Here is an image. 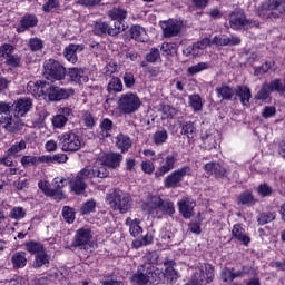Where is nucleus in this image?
Masks as SVG:
<instances>
[{"instance_id": "44", "label": "nucleus", "mask_w": 285, "mask_h": 285, "mask_svg": "<svg viewBox=\"0 0 285 285\" xmlns=\"http://www.w3.org/2000/svg\"><path fill=\"white\" fill-rule=\"evenodd\" d=\"M151 141L155 146H164L168 141V131L166 129L157 130L153 134Z\"/></svg>"}, {"instance_id": "46", "label": "nucleus", "mask_w": 285, "mask_h": 285, "mask_svg": "<svg viewBox=\"0 0 285 285\" xmlns=\"http://www.w3.org/2000/svg\"><path fill=\"white\" fill-rule=\"evenodd\" d=\"M158 212L163 213V215H175V204L170 202V199H161L158 207Z\"/></svg>"}, {"instance_id": "3", "label": "nucleus", "mask_w": 285, "mask_h": 285, "mask_svg": "<svg viewBox=\"0 0 285 285\" xmlns=\"http://www.w3.org/2000/svg\"><path fill=\"white\" fill-rule=\"evenodd\" d=\"M92 229L82 227L76 230L73 239L71 242V248L76 250H85L86 253H92Z\"/></svg>"}, {"instance_id": "25", "label": "nucleus", "mask_w": 285, "mask_h": 285, "mask_svg": "<svg viewBox=\"0 0 285 285\" xmlns=\"http://www.w3.org/2000/svg\"><path fill=\"white\" fill-rule=\"evenodd\" d=\"M195 206H197V203L190 198H183L178 202L179 213L183 215L184 219H190V217H193Z\"/></svg>"}, {"instance_id": "64", "label": "nucleus", "mask_w": 285, "mask_h": 285, "mask_svg": "<svg viewBox=\"0 0 285 285\" xmlns=\"http://www.w3.org/2000/svg\"><path fill=\"white\" fill-rule=\"evenodd\" d=\"M275 219V213H262L258 218L257 222L261 226H264L266 224H271V222H274Z\"/></svg>"}, {"instance_id": "7", "label": "nucleus", "mask_w": 285, "mask_h": 285, "mask_svg": "<svg viewBox=\"0 0 285 285\" xmlns=\"http://www.w3.org/2000/svg\"><path fill=\"white\" fill-rule=\"evenodd\" d=\"M17 48L12 43H2L0 46V57L4 61V66L10 69L21 68V56L14 53Z\"/></svg>"}, {"instance_id": "31", "label": "nucleus", "mask_w": 285, "mask_h": 285, "mask_svg": "<svg viewBox=\"0 0 285 285\" xmlns=\"http://www.w3.org/2000/svg\"><path fill=\"white\" fill-rule=\"evenodd\" d=\"M83 75H86L83 68L78 67H71L66 72V77L68 76V81H70V83H81Z\"/></svg>"}, {"instance_id": "32", "label": "nucleus", "mask_w": 285, "mask_h": 285, "mask_svg": "<svg viewBox=\"0 0 285 285\" xmlns=\"http://www.w3.org/2000/svg\"><path fill=\"white\" fill-rule=\"evenodd\" d=\"M147 265V277L149 284H160L161 279H164V273L157 269L155 266L150 264Z\"/></svg>"}, {"instance_id": "27", "label": "nucleus", "mask_w": 285, "mask_h": 285, "mask_svg": "<svg viewBox=\"0 0 285 285\" xmlns=\"http://www.w3.org/2000/svg\"><path fill=\"white\" fill-rule=\"evenodd\" d=\"M236 97H238L242 106H250V99H253V92L248 86L238 85L235 90Z\"/></svg>"}, {"instance_id": "61", "label": "nucleus", "mask_w": 285, "mask_h": 285, "mask_svg": "<svg viewBox=\"0 0 285 285\" xmlns=\"http://www.w3.org/2000/svg\"><path fill=\"white\" fill-rule=\"evenodd\" d=\"M82 121L86 128H95V124H97V120L95 119V116L90 111H82Z\"/></svg>"}, {"instance_id": "11", "label": "nucleus", "mask_w": 285, "mask_h": 285, "mask_svg": "<svg viewBox=\"0 0 285 285\" xmlns=\"http://www.w3.org/2000/svg\"><path fill=\"white\" fill-rule=\"evenodd\" d=\"M108 18L115 21L114 28H121V32H126L128 26L126 24V19H128V10L121 7H114L108 11Z\"/></svg>"}, {"instance_id": "47", "label": "nucleus", "mask_w": 285, "mask_h": 285, "mask_svg": "<svg viewBox=\"0 0 285 285\" xmlns=\"http://www.w3.org/2000/svg\"><path fill=\"white\" fill-rule=\"evenodd\" d=\"M112 128H115V124L110 118H104L100 121V131L102 137H111Z\"/></svg>"}, {"instance_id": "17", "label": "nucleus", "mask_w": 285, "mask_h": 285, "mask_svg": "<svg viewBox=\"0 0 285 285\" xmlns=\"http://www.w3.org/2000/svg\"><path fill=\"white\" fill-rule=\"evenodd\" d=\"M204 170L207 175H214L216 179H227L230 174L222 164L215 161L205 164Z\"/></svg>"}, {"instance_id": "8", "label": "nucleus", "mask_w": 285, "mask_h": 285, "mask_svg": "<svg viewBox=\"0 0 285 285\" xmlns=\"http://www.w3.org/2000/svg\"><path fill=\"white\" fill-rule=\"evenodd\" d=\"M62 186L63 180H40L38 183V188L42 190L46 197H55V199H58V202H61V199H63V191H61Z\"/></svg>"}, {"instance_id": "23", "label": "nucleus", "mask_w": 285, "mask_h": 285, "mask_svg": "<svg viewBox=\"0 0 285 285\" xmlns=\"http://www.w3.org/2000/svg\"><path fill=\"white\" fill-rule=\"evenodd\" d=\"M130 208H132V197H130V194L128 193H120L118 203H116V207H114V210H119L121 215H126V213H128Z\"/></svg>"}, {"instance_id": "37", "label": "nucleus", "mask_w": 285, "mask_h": 285, "mask_svg": "<svg viewBox=\"0 0 285 285\" xmlns=\"http://www.w3.org/2000/svg\"><path fill=\"white\" fill-rule=\"evenodd\" d=\"M216 95L218 99H222L223 101H233L235 92L230 86L223 85L222 87L216 88Z\"/></svg>"}, {"instance_id": "4", "label": "nucleus", "mask_w": 285, "mask_h": 285, "mask_svg": "<svg viewBox=\"0 0 285 285\" xmlns=\"http://www.w3.org/2000/svg\"><path fill=\"white\" fill-rule=\"evenodd\" d=\"M58 139V146L62 153H77V150H81V136L72 130L61 134Z\"/></svg>"}, {"instance_id": "1", "label": "nucleus", "mask_w": 285, "mask_h": 285, "mask_svg": "<svg viewBox=\"0 0 285 285\" xmlns=\"http://www.w3.org/2000/svg\"><path fill=\"white\" fill-rule=\"evenodd\" d=\"M120 115H135L141 108V98L136 92L121 94L117 101Z\"/></svg>"}, {"instance_id": "34", "label": "nucleus", "mask_w": 285, "mask_h": 285, "mask_svg": "<svg viewBox=\"0 0 285 285\" xmlns=\"http://www.w3.org/2000/svg\"><path fill=\"white\" fill-rule=\"evenodd\" d=\"M164 266L165 273H163V275L169 279V282H175V279L179 278V273L175 271V261H165Z\"/></svg>"}, {"instance_id": "15", "label": "nucleus", "mask_w": 285, "mask_h": 285, "mask_svg": "<svg viewBox=\"0 0 285 285\" xmlns=\"http://www.w3.org/2000/svg\"><path fill=\"white\" fill-rule=\"evenodd\" d=\"M37 26H39V18L35 13H26L16 27V32L23 35V32H28L31 28H37Z\"/></svg>"}, {"instance_id": "30", "label": "nucleus", "mask_w": 285, "mask_h": 285, "mask_svg": "<svg viewBox=\"0 0 285 285\" xmlns=\"http://www.w3.org/2000/svg\"><path fill=\"white\" fill-rule=\"evenodd\" d=\"M129 37L138 43H146V29L139 24H132L129 29Z\"/></svg>"}, {"instance_id": "13", "label": "nucleus", "mask_w": 285, "mask_h": 285, "mask_svg": "<svg viewBox=\"0 0 285 285\" xmlns=\"http://www.w3.org/2000/svg\"><path fill=\"white\" fill-rule=\"evenodd\" d=\"M106 179L108 170L106 167H85L76 176V179Z\"/></svg>"}, {"instance_id": "52", "label": "nucleus", "mask_w": 285, "mask_h": 285, "mask_svg": "<svg viewBox=\"0 0 285 285\" xmlns=\"http://www.w3.org/2000/svg\"><path fill=\"white\" fill-rule=\"evenodd\" d=\"M68 161V155L66 154H55L52 156H45V164H66Z\"/></svg>"}, {"instance_id": "53", "label": "nucleus", "mask_w": 285, "mask_h": 285, "mask_svg": "<svg viewBox=\"0 0 285 285\" xmlns=\"http://www.w3.org/2000/svg\"><path fill=\"white\" fill-rule=\"evenodd\" d=\"M271 89L268 88V82L262 85L261 89L255 95L256 101H266L271 98Z\"/></svg>"}, {"instance_id": "20", "label": "nucleus", "mask_w": 285, "mask_h": 285, "mask_svg": "<svg viewBox=\"0 0 285 285\" xmlns=\"http://www.w3.org/2000/svg\"><path fill=\"white\" fill-rule=\"evenodd\" d=\"M47 85L48 81L46 80L29 81L27 83V91L36 99H41V97L45 99Z\"/></svg>"}, {"instance_id": "56", "label": "nucleus", "mask_w": 285, "mask_h": 285, "mask_svg": "<svg viewBox=\"0 0 285 285\" xmlns=\"http://www.w3.org/2000/svg\"><path fill=\"white\" fill-rule=\"evenodd\" d=\"M267 87L271 92H278L279 95H284V83H282V79L276 78L269 82H267Z\"/></svg>"}, {"instance_id": "9", "label": "nucleus", "mask_w": 285, "mask_h": 285, "mask_svg": "<svg viewBox=\"0 0 285 285\" xmlns=\"http://www.w3.org/2000/svg\"><path fill=\"white\" fill-rule=\"evenodd\" d=\"M160 28L163 30V37L165 39H173V37H179L181 35V28H184V22L177 19H168L160 21Z\"/></svg>"}, {"instance_id": "19", "label": "nucleus", "mask_w": 285, "mask_h": 285, "mask_svg": "<svg viewBox=\"0 0 285 285\" xmlns=\"http://www.w3.org/2000/svg\"><path fill=\"white\" fill-rule=\"evenodd\" d=\"M3 128L8 132H19V130L23 129V122H21V118L12 117V116H0Z\"/></svg>"}, {"instance_id": "51", "label": "nucleus", "mask_w": 285, "mask_h": 285, "mask_svg": "<svg viewBox=\"0 0 285 285\" xmlns=\"http://www.w3.org/2000/svg\"><path fill=\"white\" fill-rule=\"evenodd\" d=\"M209 68H212L210 62H198L197 65L188 67L187 73L195 76L199 75V72H204V70H209Z\"/></svg>"}, {"instance_id": "58", "label": "nucleus", "mask_w": 285, "mask_h": 285, "mask_svg": "<svg viewBox=\"0 0 285 285\" xmlns=\"http://www.w3.org/2000/svg\"><path fill=\"white\" fill-rule=\"evenodd\" d=\"M95 208H97V202L95 199H89L80 208L81 215H90V213H95Z\"/></svg>"}, {"instance_id": "24", "label": "nucleus", "mask_w": 285, "mask_h": 285, "mask_svg": "<svg viewBox=\"0 0 285 285\" xmlns=\"http://www.w3.org/2000/svg\"><path fill=\"white\" fill-rule=\"evenodd\" d=\"M232 237L237 242H240L243 246H248L250 244V236L246 234V229L242 224H235L232 228Z\"/></svg>"}, {"instance_id": "12", "label": "nucleus", "mask_w": 285, "mask_h": 285, "mask_svg": "<svg viewBox=\"0 0 285 285\" xmlns=\"http://www.w3.org/2000/svg\"><path fill=\"white\" fill-rule=\"evenodd\" d=\"M229 26L232 30L236 32L246 28V26H253V20L246 18V13L243 10L236 9L229 13Z\"/></svg>"}, {"instance_id": "60", "label": "nucleus", "mask_w": 285, "mask_h": 285, "mask_svg": "<svg viewBox=\"0 0 285 285\" xmlns=\"http://www.w3.org/2000/svg\"><path fill=\"white\" fill-rule=\"evenodd\" d=\"M62 217L67 224H75V208L70 206L62 207Z\"/></svg>"}, {"instance_id": "55", "label": "nucleus", "mask_w": 285, "mask_h": 285, "mask_svg": "<svg viewBox=\"0 0 285 285\" xmlns=\"http://www.w3.org/2000/svg\"><path fill=\"white\" fill-rule=\"evenodd\" d=\"M237 272H235V268H228L224 267L220 272V279L223 282H233L234 279H237Z\"/></svg>"}, {"instance_id": "18", "label": "nucleus", "mask_w": 285, "mask_h": 285, "mask_svg": "<svg viewBox=\"0 0 285 285\" xmlns=\"http://www.w3.org/2000/svg\"><path fill=\"white\" fill-rule=\"evenodd\" d=\"M100 161L102 166L115 169L121 166V161H124V156L119 153H105L102 156H100Z\"/></svg>"}, {"instance_id": "40", "label": "nucleus", "mask_w": 285, "mask_h": 285, "mask_svg": "<svg viewBox=\"0 0 285 285\" xmlns=\"http://www.w3.org/2000/svg\"><path fill=\"white\" fill-rule=\"evenodd\" d=\"M124 90V82L119 77H114L109 80L107 85V91L109 95H117V92H121Z\"/></svg>"}, {"instance_id": "62", "label": "nucleus", "mask_w": 285, "mask_h": 285, "mask_svg": "<svg viewBox=\"0 0 285 285\" xmlns=\"http://www.w3.org/2000/svg\"><path fill=\"white\" fill-rule=\"evenodd\" d=\"M153 243V235L147 234L141 237V239H136L132 242V247L134 248H141V246H148L149 244Z\"/></svg>"}, {"instance_id": "35", "label": "nucleus", "mask_w": 285, "mask_h": 285, "mask_svg": "<svg viewBox=\"0 0 285 285\" xmlns=\"http://www.w3.org/2000/svg\"><path fill=\"white\" fill-rule=\"evenodd\" d=\"M20 164L23 168H30L32 166H39V164H46L45 156H22Z\"/></svg>"}, {"instance_id": "42", "label": "nucleus", "mask_w": 285, "mask_h": 285, "mask_svg": "<svg viewBox=\"0 0 285 285\" xmlns=\"http://www.w3.org/2000/svg\"><path fill=\"white\" fill-rule=\"evenodd\" d=\"M27 253L30 255H39L40 253H43L46 250V247H43V244L37 242V240H29L24 244Z\"/></svg>"}, {"instance_id": "49", "label": "nucleus", "mask_w": 285, "mask_h": 285, "mask_svg": "<svg viewBox=\"0 0 285 285\" xmlns=\"http://www.w3.org/2000/svg\"><path fill=\"white\" fill-rule=\"evenodd\" d=\"M183 55L184 57L195 59V57H199V55H202V50L199 49L197 42H194L193 45H189L185 49H183Z\"/></svg>"}, {"instance_id": "10", "label": "nucleus", "mask_w": 285, "mask_h": 285, "mask_svg": "<svg viewBox=\"0 0 285 285\" xmlns=\"http://www.w3.org/2000/svg\"><path fill=\"white\" fill-rule=\"evenodd\" d=\"M121 28L110 27V24L101 19H98L92 24V33L96 37H117V35H121Z\"/></svg>"}, {"instance_id": "16", "label": "nucleus", "mask_w": 285, "mask_h": 285, "mask_svg": "<svg viewBox=\"0 0 285 285\" xmlns=\"http://www.w3.org/2000/svg\"><path fill=\"white\" fill-rule=\"evenodd\" d=\"M32 110V99L29 97L19 98L13 102V117H26Z\"/></svg>"}, {"instance_id": "22", "label": "nucleus", "mask_w": 285, "mask_h": 285, "mask_svg": "<svg viewBox=\"0 0 285 285\" xmlns=\"http://www.w3.org/2000/svg\"><path fill=\"white\" fill-rule=\"evenodd\" d=\"M242 45V38L238 36L228 37L226 35L215 36L212 39V46L226 47V46H239Z\"/></svg>"}, {"instance_id": "6", "label": "nucleus", "mask_w": 285, "mask_h": 285, "mask_svg": "<svg viewBox=\"0 0 285 285\" xmlns=\"http://www.w3.org/2000/svg\"><path fill=\"white\" fill-rule=\"evenodd\" d=\"M45 90V99L47 98L48 101H66L70 97H75L73 88H61L50 82H47Z\"/></svg>"}, {"instance_id": "26", "label": "nucleus", "mask_w": 285, "mask_h": 285, "mask_svg": "<svg viewBox=\"0 0 285 285\" xmlns=\"http://www.w3.org/2000/svg\"><path fill=\"white\" fill-rule=\"evenodd\" d=\"M83 45H75L70 43L63 50V57L69 63H77L79 61V57H77V52H82Z\"/></svg>"}, {"instance_id": "38", "label": "nucleus", "mask_w": 285, "mask_h": 285, "mask_svg": "<svg viewBox=\"0 0 285 285\" xmlns=\"http://www.w3.org/2000/svg\"><path fill=\"white\" fill-rule=\"evenodd\" d=\"M141 220L139 219H132L130 217H128L126 219V225L129 226V233L132 237H139V235H141V233H144V229L140 226Z\"/></svg>"}, {"instance_id": "41", "label": "nucleus", "mask_w": 285, "mask_h": 285, "mask_svg": "<svg viewBox=\"0 0 285 285\" xmlns=\"http://www.w3.org/2000/svg\"><path fill=\"white\" fill-rule=\"evenodd\" d=\"M180 135L187 137V139H195V135H197V127H195V122L185 121L181 126Z\"/></svg>"}, {"instance_id": "28", "label": "nucleus", "mask_w": 285, "mask_h": 285, "mask_svg": "<svg viewBox=\"0 0 285 285\" xmlns=\"http://www.w3.org/2000/svg\"><path fill=\"white\" fill-rule=\"evenodd\" d=\"M132 285H146L148 283V267L147 265H141L138 267L137 272L131 276Z\"/></svg>"}, {"instance_id": "59", "label": "nucleus", "mask_w": 285, "mask_h": 285, "mask_svg": "<svg viewBox=\"0 0 285 285\" xmlns=\"http://www.w3.org/2000/svg\"><path fill=\"white\" fill-rule=\"evenodd\" d=\"M122 81L125 83V88H127L128 90L135 88V83H137V80L135 79V73L130 71H126L124 73Z\"/></svg>"}, {"instance_id": "2", "label": "nucleus", "mask_w": 285, "mask_h": 285, "mask_svg": "<svg viewBox=\"0 0 285 285\" xmlns=\"http://www.w3.org/2000/svg\"><path fill=\"white\" fill-rule=\"evenodd\" d=\"M66 67L58 60L52 58L45 60L42 75L47 81H51L52 83L55 81H63L66 79Z\"/></svg>"}, {"instance_id": "43", "label": "nucleus", "mask_w": 285, "mask_h": 285, "mask_svg": "<svg viewBox=\"0 0 285 285\" xmlns=\"http://www.w3.org/2000/svg\"><path fill=\"white\" fill-rule=\"evenodd\" d=\"M189 106L194 112H202L204 110V102L202 101V96L199 94H193L188 96Z\"/></svg>"}, {"instance_id": "33", "label": "nucleus", "mask_w": 285, "mask_h": 285, "mask_svg": "<svg viewBox=\"0 0 285 285\" xmlns=\"http://www.w3.org/2000/svg\"><path fill=\"white\" fill-rule=\"evenodd\" d=\"M122 190L119 188H111L106 193L105 202L107 206L111 207L115 210L117 203L119 202V197Z\"/></svg>"}, {"instance_id": "36", "label": "nucleus", "mask_w": 285, "mask_h": 285, "mask_svg": "<svg viewBox=\"0 0 285 285\" xmlns=\"http://www.w3.org/2000/svg\"><path fill=\"white\" fill-rule=\"evenodd\" d=\"M184 177H193V168L185 165L166 177V179H184Z\"/></svg>"}, {"instance_id": "50", "label": "nucleus", "mask_w": 285, "mask_h": 285, "mask_svg": "<svg viewBox=\"0 0 285 285\" xmlns=\"http://www.w3.org/2000/svg\"><path fill=\"white\" fill-rule=\"evenodd\" d=\"M31 52H41L43 50V40L38 37L30 38L27 43Z\"/></svg>"}, {"instance_id": "48", "label": "nucleus", "mask_w": 285, "mask_h": 285, "mask_svg": "<svg viewBox=\"0 0 285 285\" xmlns=\"http://www.w3.org/2000/svg\"><path fill=\"white\" fill-rule=\"evenodd\" d=\"M267 10H269V12H278V14H284L285 0H269Z\"/></svg>"}, {"instance_id": "57", "label": "nucleus", "mask_w": 285, "mask_h": 285, "mask_svg": "<svg viewBox=\"0 0 285 285\" xmlns=\"http://www.w3.org/2000/svg\"><path fill=\"white\" fill-rule=\"evenodd\" d=\"M147 63H157L161 59V53L157 47H153L150 51L145 56Z\"/></svg>"}, {"instance_id": "63", "label": "nucleus", "mask_w": 285, "mask_h": 285, "mask_svg": "<svg viewBox=\"0 0 285 285\" xmlns=\"http://www.w3.org/2000/svg\"><path fill=\"white\" fill-rule=\"evenodd\" d=\"M21 150H26V140H20L19 142H16L7 151L9 153V155L17 157V155H19Z\"/></svg>"}, {"instance_id": "54", "label": "nucleus", "mask_w": 285, "mask_h": 285, "mask_svg": "<svg viewBox=\"0 0 285 285\" xmlns=\"http://www.w3.org/2000/svg\"><path fill=\"white\" fill-rule=\"evenodd\" d=\"M69 186L76 195H81L86 190V183L82 179H71Z\"/></svg>"}, {"instance_id": "39", "label": "nucleus", "mask_w": 285, "mask_h": 285, "mask_svg": "<svg viewBox=\"0 0 285 285\" xmlns=\"http://www.w3.org/2000/svg\"><path fill=\"white\" fill-rule=\"evenodd\" d=\"M50 265V255L46 253V249L36 255L33 259V268H42V266L48 267Z\"/></svg>"}, {"instance_id": "45", "label": "nucleus", "mask_w": 285, "mask_h": 285, "mask_svg": "<svg viewBox=\"0 0 285 285\" xmlns=\"http://www.w3.org/2000/svg\"><path fill=\"white\" fill-rule=\"evenodd\" d=\"M11 264L13 268H24L26 264H28V258H26V253L18 252L13 254L11 258Z\"/></svg>"}, {"instance_id": "21", "label": "nucleus", "mask_w": 285, "mask_h": 285, "mask_svg": "<svg viewBox=\"0 0 285 285\" xmlns=\"http://www.w3.org/2000/svg\"><path fill=\"white\" fill-rule=\"evenodd\" d=\"M159 204H161V197L159 196H149L145 202L141 204V209L154 217L159 215Z\"/></svg>"}, {"instance_id": "5", "label": "nucleus", "mask_w": 285, "mask_h": 285, "mask_svg": "<svg viewBox=\"0 0 285 285\" xmlns=\"http://www.w3.org/2000/svg\"><path fill=\"white\" fill-rule=\"evenodd\" d=\"M215 278V268L208 263H199L193 279L187 285L210 284Z\"/></svg>"}, {"instance_id": "14", "label": "nucleus", "mask_w": 285, "mask_h": 285, "mask_svg": "<svg viewBox=\"0 0 285 285\" xmlns=\"http://www.w3.org/2000/svg\"><path fill=\"white\" fill-rule=\"evenodd\" d=\"M177 153L169 154L160 161L159 167L155 171V177L158 179L159 177H164V175H168L170 170L175 168V164H177Z\"/></svg>"}, {"instance_id": "29", "label": "nucleus", "mask_w": 285, "mask_h": 285, "mask_svg": "<svg viewBox=\"0 0 285 285\" xmlns=\"http://www.w3.org/2000/svg\"><path fill=\"white\" fill-rule=\"evenodd\" d=\"M116 147L124 155L132 148V139L126 134H118L116 137Z\"/></svg>"}]
</instances>
